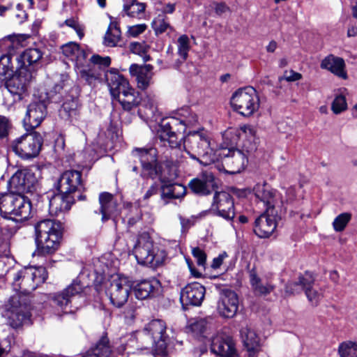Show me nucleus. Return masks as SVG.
Instances as JSON below:
<instances>
[{
	"label": "nucleus",
	"mask_w": 357,
	"mask_h": 357,
	"mask_svg": "<svg viewBox=\"0 0 357 357\" xmlns=\"http://www.w3.org/2000/svg\"><path fill=\"white\" fill-rule=\"evenodd\" d=\"M301 74L294 72V70L286 71L284 74V79L288 82H294L301 79Z\"/></svg>",
	"instance_id": "obj_57"
},
{
	"label": "nucleus",
	"mask_w": 357,
	"mask_h": 357,
	"mask_svg": "<svg viewBox=\"0 0 357 357\" xmlns=\"http://www.w3.org/2000/svg\"><path fill=\"white\" fill-rule=\"evenodd\" d=\"M73 197L68 194L60 192L54 195L49 202L50 213L58 215L60 213L68 211L73 202Z\"/></svg>",
	"instance_id": "obj_35"
},
{
	"label": "nucleus",
	"mask_w": 357,
	"mask_h": 357,
	"mask_svg": "<svg viewBox=\"0 0 357 357\" xmlns=\"http://www.w3.org/2000/svg\"><path fill=\"white\" fill-rule=\"evenodd\" d=\"M225 170L230 174H236L244 169L248 158L243 151L231 148H222L218 153Z\"/></svg>",
	"instance_id": "obj_15"
},
{
	"label": "nucleus",
	"mask_w": 357,
	"mask_h": 357,
	"mask_svg": "<svg viewBox=\"0 0 357 357\" xmlns=\"http://www.w3.org/2000/svg\"><path fill=\"white\" fill-rule=\"evenodd\" d=\"M152 70L153 66L150 64L145 66L132 64L129 68L130 75L136 77L138 88L142 90L146 89L151 84Z\"/></svg>",
	"instance_id": "obj_32"
},
{
	"label": "nucleus",
	"mask_w": 357,
	"mask_h": 357,
	"mask_svg": "<svg viewBox=\"0 0 357 357\" xmlns=\"http://www.w3.org/2000/svg\"><path fill=\"white\" fill-rule=\"evenodd\" d=\"M146 29L147 25L146 24H136L128 26L127 33L130 36L137 37L144 33Z\"/></svg>",
	"instance_id": "obj_53"
},
{
	"label": "nucleus",
	"mask_w": 357,
	"mask_h": 357,
	"mask_svg": "<svg viewBox=\"0 0 357 357\" xmlns=\"http://www.w3.org/2000/svg\"><path fill=\"white\" fill-rule=\"evenodd\" d=\"M258 204H261L266 209L274 208L276 201V192L267 183H257L253 189Z\"/></svg>",
	"instance_id": "obj_31"
},
{
	"label": "nucleus",
	"mask_w": 357,
	"mask_h": 357,
	"mask_svg": "<svg viewBox=\"0 0 357 357\" xmlns=\"http://www.w3.org/2000/svg\"><path fill=\"white\" fill-rule=\"evenodd\" d=\"M218 312L225 318L234 317L238 309V298L231 290H223L218 303Z\"/></svg>",
	"instance_id": "obj_25"
},
{
	"label": "nucleus",
	"mask_w": 357,
	"mask_h": 357,
	"mask_svg": "<svg viewBox=\"0 0 357 357\" xmlns=\"http://www.w3.org/2000/svg\"><path fill=\"white\" fill-rule=\"evenodd\" d=\"M211 350L213 353L222 357L237 356L236 344L233 338L224 333H218L213 337Z\"/></svg>",
	"instance_id": "obj_22"
},
{
	"label": "nucleus",
	"mask_w": 357,
	"mask_h": 357,
	"mask_svg": "<svg viewBox=\"0 0 357 357\" xmlns=\"http://www.w3.org/2000/svg\"><path fill=\"white\" fill-rule=\"evenodd\" d=\"M322 69H326L342 79H347V73L344 70L345 63L342 58L328 55L324 58L320 65Z\"/></svg>",
	"instance_id": "obj_36"
},
{
	"label": "nucleus",
	"mask_w": 357,
	"mask_h": 357,
	"mask_svg": "<svg viewBox=\"0 0 357 357\" xmlns=\"http://www.w3.org/2000/svg\"><path fill=\"white\" fill-rule=\"evenodd\" d=\"M183 147L190 157L199 161L200 164L208 165L215 162V159H206L212 152L210 148L208 133L204 129L190 132L185 137Z\"/></svg>",
	"instance_id": "obj_7"
},
{
	"label": "nucleus",
	"mask_w": 357,
	"mask_h": 357,
	"mask_svg": "<svg viewBox=\"0 0 357 357\" xmlns=\"http://www.w3.org/2000/svg\"><path fill=\"white\" fill-rule=\"evenodd\" d=\"M347 108V103L344 96L340 95L335 97L332 103L333 112L337 114H340Z\"/></svg>",
	"instance_id": "obj_50"
},
{
	"label": "nucleus",
	"mask_w": 357,
	"mask_h": 357,
	"mask_svg": "<svg viewBox=\"0 0 357 357\" xmlns=\"http://www.w3.org/2000/svg\"><path fill=\"white\" fill-rule=\"evenodd\" d=\"M146 6L143 3H139L133 1L129 5H125L123 10L126 15L130 17L140 19L145 10Z\"/></svg>",
	"instance_id": "obj_42"
},
{
	"label": "nucleus",
	"mask_w": 357,
	"mask_h": 357,
	"mask_svg": "<svg viewBox=\"0 0 357 357\" xmlns=\"http://www.w3.org/2000/svg\"><path fill=\"white\" fill-rule=\"evenodd\" d=\"M186 261L188 263V268L190 269V271L191 273V275H193L195 278H200L202 276V273L197 271L193 266L192 262H190L188 259H186Z\"/></svg>",
	"instance_id": "obj_58"
},
{
	"label": "nucleus",
	"mask_w": 357,
	"mask_h": 357,
	"mask_svg": "<svg viewBox=\"0 0 357 357\" xmlns=\"http://www.w3.org/2000/svg\"><path fill=\"white\" fill-rule=\"evenodd\" d=\"M151 26L156 35L161 34L167 30H172L167 17L164 13L159 14L153 20Z\"/></svg>",
	"instance_id": "obj_41"
},
{
	"label": "nucleus",
	"mask_w": 357,
	"mask_h": 357,
	"mask_svg": "<svg viewBox=\"0 0 357 357\" xmlns=\"http://www.w3.org/2000/svg\"><path fill=\"white\" fill-rule=\"evenodd\" d=\"M228 257L226 252L220 253L217 257H215L211 264L213 269H217L222 264L223 261Z\"/></svg>",
	"instance_id": "obj_56"
},
{
	"label": "nucleus",
	"mask_w": 357,
	"mask_h": 357,
	"mask_svg": "<svg viewBox=\"0 0 357 357\" xmlns=\"http://www.w3.org/2000/svg\"><path fill=\"white\" fill-rule=\"evenodd\" d=\"M110 93L117 98L125 110H131L141 102L139 92L130 86L128 81L116 70L111 69L105 75Z\"/></svg>",
	"instance_id": "obj_4"
},
{
	"label": "nucleus",
	"mask_w": 357,
	"mask_h": 357,
	"mask_svg": "<svg viewBox=\"0 0 357 357\" xmlns=\"http://www.w3.org/2000/svg\"><path fill=\"white\" fill-rule=\"evenodd\" d=\"M277 211L275 208L266 209L255 220V233L260 238L269 237L275 230Z\"/></svg>",
	"instance_id": "obj_23"
},
{
	"label": "nucleus",
	"mask_w": 357,
	"mask_h": 357,
	"mask_svg": "<svg viewBox=\"0 0 357 357\" xmlns=\"http://www.w3.org/2000/svg\"><path fill=\"white\" fill-rule=\"evenodd\" d=\"M43 53L39 49L30 48L24 51L18 57L19 67H25L34 73L31 66L36 63L42 58Z\"/></svg>",
	"instance_id": "obj_38"
},
{
	"label": "nucleus",
	"mask_w": 357,
	"mask_h": 357,
	"mask_svg": "<svg viewBox=\"0 0 357 357\" xmlns=\"http://www.w3.org/2000/svg\"><path fill=\"white\" fill-rule=\"evenodd\" d=\"M138 333L139 331L136 334V339L137 341L139 342L140 344L139 345V347H141L142 348H145V349H147L149 348L150 346L152 347V344H146V340L148 337H151L150 335H147L146 336H144L142 339H140V338H138Z\"/></svg>",
	"instance_id": "obj_59"
},
{
	"label": "nucleus",
	"mask_w": 357,
	"mask_h": 357,
	"mask_svg": "<svg viewBox=\"0 0 357 357\" xmlns=\"http://www.w3.org/2000/svg\"><path fill=\"white\" fill-rule=\"evenodd\" d=\"M192 255L197 261V264L205 269V265L206 261V253L199 248L195 247L192 249Z\"/></svg>",
	"instance_id": "obj_51"
},
{
	"label": "nucleus",
	"mask_w": 357,
	"mask_h": 357,
	"mask_svg": "<svg viewBox=\"0 0 357 357\" xmlns=\"http://www.w3.org/2000/svg\"><path fill=\"white\" fill-rule=\"evenodd\" d=\"M99 202L102 221H106L110 218L116 217L119 214L117 202L110 193H101L99 197Z\"/></svg>",
	"instance_id": "obj_33"
},
{
	"label": "nucleus",
	"mask_w": 357,
	"mask_h": 357,
	"mask_svg": "<svg viewBox=\"0 0 357 357\" xmlns=\"http://www.w3.org/2000/svg\"><path fill=\"white\" fill-rule=\"evenodd\" d=\"M81 178L82 174L79 171H66L59 177L56 188L60 192L70 195V194L82 188Z\"/></svg>",
	"instance_id": "obj_26"
},
{
	"label": "nucleus",
	"mask_w": 357,
	"mask_h": 357,
	"mask_svg": "<svg viewBox=\"0 0 357 357\" xmlns=\"http://www.w3.org/2000/svg\"><path fill=\"white\" fill-rule=\"evenodd\" d=\"M31 210L29 199L20 193L12 191L0 197V214L5 218L16 221L26 220L31 214Z\"/></svg>",
	"instance_id": "obj_5"
},
{
	"label": "nucleus",
	"mask_w": 357,
	"mask_h": 357,
	"mask_svg": "<svg viewBox=\"0 0 357 357\" xmlns=\"http://www.w3.org/2000/svg\"><path fill=\"white\" fill-rule=\"evenodd\" d=\"M83 286L79 281L74 280L63 291L55 294L52 297L54 305L65 313H73L78 309V306L73 304L77 296H81Z\"/></svg>",
	"instance_id": "obj_14"
},
{
	"label": "nucleus",
	"mask_w": 357,
	"mask_h": 357,
	"mask_svg": "<svg viewBox=\"0 0 357 357\" xmlns=\"http://www.w3.org/2000/svg\"><path fill=\"white\" fill-rule=\"evenodd\" d=\"M48 101L45 98L35 97L28 105L23 122L25 129L28 131L38 127L47 116Z\"/></svg>",
	"instance_id": "obj_16"
},
{
	"label": "nucleus",
	"mask_w": 357,
	"mask_h": 357,
	"mask_svg": "<svg viewBox=\"0 0 357 357\" xmlns=\"http://www.w3.org/2000/svg\"><path fill=\"white\" fill-rule=\"evenodd\" d=\"M34 77V73L30 69L24 66L19 67L16 73L6 82V88L10 93L21 99Z\"/></svg>",
	"instance_id": "obj_17"
},
{
	"label": "nucleus",
	"mask_w": 357,
	"mask_h": 357,
	"mask_svg": "<svg viewBox=\"0 0 357 357\" xmlns=\"http://www.w3.org/2000/svg\"><path fill=\"white\" fill-rule=\"evenodd\" d=\"M47 278L43 266L25 267L13 274V287L20 291L12 296L6 305L4 316L13 328L21 326L30 317V307L27 294L36 289Z\"/></svg>",
	"instance_id": "obj_1"
},
{
	"label": "nucleus",
	"mask_w": 357,
	"mask_h": 357,
	"mask_svg": "<svg viewBox=\"0 0 357 357\" xmlns=\"http://www.w3.org/2000/svg\"><path fill=\"white\" fill-rule=\"evenodd\" d=\"M3 43L8 49L9 54L0 57V79L12 72L11 54L19 47L26 44V37L22 35L10 36L3 40Z\"/></svg>",
	"instance_id": "obj_21"
},
{
	"label": "nucleus",
	"mask_w": 357,
	"mask_h": 357,
	"mask_svg": "<svg viewBox=\"0 0 357 357\" xmlns=\"http://www.w3.org/2000/svg\"><path fill=\"white\" fill-rule=\"evenodd\" d=\"M250 283L254 294L257 296H266L275 289V284L271 279L261 276L255 268L249 272Z\"/></svg>",
	"instance_id": "obj_29"
},
{
	"label": "nucleus",
	"mask_w": 357,
	"mask_h": 357,
	"mask_svg": "<svg viewBox=\"0 0 357 357\" xmlns=\"http://www.w3.org/2000/svg\"><path fill=\"white\" fill-rule=\"evenodd\" d=\"M36 243L38 255L45 256L55 252L62 237V225L59 222L46 219L35 226Z\"/></svg>",
	"instance_id": "obj_3"
},
{
	"label": "nucleus",
	"mask_w": 357,
	"mask_h": 357,
	"mask_svg": "<svg viewBox=\"0 0 357 357\" xmlns=\"http://www.w3.org/2000/svg\"><path fill=\"white\" fill-rule=\"evenodd\" d=\"M13 129L11 121L5 116L0 115V139L6 138Z\"/></svg>",
	"instance_id": "obj_49"
},
{
	"label": "nucleus",
	"mask_w": 357,
	"mask_h": 357,
	"mask_svg": "<svg viewBox=\"0 0 357 357\" xmlns=\"http://www.w3.org/2000/svg\"><path fill=\"white\" fill-rule=\"evenodd\" d=\"M38 182L35 174L29 169L17 171L9 181L11 191L20 193L31 192Z\"/></svg>",
	"instance_id": "obj_19"
},
{
	"label": "nucleus",
	"mask_w": 357,
	"mask_h": 357,
	"mask_svg": "<svg viewBox=\"0 0 357 357\" xmlns=\"http://www.w3.org/2000/svg\"><path fill=\"white\" fill-rule=\"evenodd\" d=\"M240 336L243 347L249 357H257L261 350V338L254 329L246 325L240 330Z\"/></svg>",
	"instance_id": "obj_27"
},
{
	"label": "nucleus",
	"mask_w": 357,
	"mask_h": 357,
	"mask_svg": "<svg viewBox=\"0 0 357 357\" xmlns=\"http://www.w3.org/2000/svg\"><path fill=\"white\" fill-rule=\"evenodd\" d=\"M357 35V28L352 26L349 28L347 31V36L348 37H354Z\"/></svg>",
	"instance_id": "obj_64"
},
{
	"label": "nucleus",
	"mask_w": 357,
	"mask_h": 357,
	"mask_svg": "<svg viewBox=\"0 0 357 357\" xmlns=\"http://www.w3.org/2000/svg\"><path fill=\"white\" fill-rule=\"evenodd\" d=\"M340 357H357V343L345 342L339 346Z\"/></svg>",
	"instance_id": "obj_44"
},
{
	"label": "nucleus",
	"mask_w": 357,
	"mask_h": 357,
	"mask_svg": "<svg viewBox=\"0 0 357 357\" xmlns=\"http://www.w3.org/2000/svg\"><path fill=\"white\" fill-rule=\"evenodd\" d=\"M134 157L138 158L142 168L150 176L158 174L157 151L153 147L137 148L132 151Z\"/></svg>",
	"instance_id": "obj_24"
},
{
	"label": "nucleus",
	"mask_w": 357,
	"mask_h": 357,
	"mask_svg": "<svg viewBox=\"0 0 357 357\" xmlns=\"http://www.w3.org/2000/svg\"><path fill=\"white\" fill-rule=\"evenodd\" d=\"M166 324L160 319H154L150 321L143 331H139L138 338L142 339L144 336L150 335L146 340V344H152L158 353H164L167 347V335Z\"/></svg>",
	"instance_id": "obj_11"
},
{
	"label": "nucleus",
	"mask_w": 357,
	"mask_h": 357,
	"mask_svg": "<svg viewBox=\"0 0 357 357\" xmlns=\"http://www.w3.org/2000/svg\"><path fill=\"white\" fill-rule=\"evenodd\" d=\"M177 47L178 55L183 61L186 60L190 49V39L187 35H182L178 38Z\"/></svg>",
	"instance_id": "obj_45"
},
{
	"label": "nucleus",
	"mask_w": 357,
	"mask_h": 357,
	"mask_svg": "<svg viewBox=\"0 0 357 357\" xmlns=\"http://www.w3.org/2000/svg\"><path fill=\"white\" fill-rule=\"evenodd\" d=\"M60 115L63 118L69 119L73 124L79 125V112L77 100L70 98L65 100L60 109Z\"/></svg>",
	"instance_id": "obj_37"
},
{
	"label": "nucleus",
	"mask_w": 357,
	"mask_h": 357,
	"mask_svg": "<svg viewBox=\"0 0 357 357\" xmlns=\"http://www.w3.org/2000/svg\"><path fill=\"white\" fill-rule=\"evenodd\" d=\"M185 194V188L181 184H174L162 188V197L167 199H180Z\"/></svg>",
	"instance_id": "obj_40"
},
{
	"label": "nucleus",
	"mask_w": 357,
	"mask_h": 357,
	"mask_svg": "<svg viewBox=\"0 0 357 357\" xmlns=\"http://www.w3.org/2000/svg\"><path fill=\"white\" fill-rule=\"evenodd\" d=\"M81 357H98V355H97V354H96L91 348L86 353L82 354Z\"/></svg>",
	"instance_id": "obj_63"
},
{
	"label": "nucleus",
	"mask_w": 357,
	"mask_h": 357,
	"mask_svg": "<svg viewBox=\"0 0 357 357\" xmlns=\"http://www.w3.org/2000/svg\"><path fill=\"white\" fill-rule=\"evenodd\" d=\"M277 48V43L275 41H271L266 47V50L268 52H273Z\"/></svg>",
	"instance_id": "obj_62"
},
{
	"label": "nucleus",
	"mask_w": 357,
	"mask_h": 357,
	"mask_svg": "<svg viewBox=\"0 0 357 357\" xmlns=\"http://www.w3.org/2000/svg\"><path fill=\"white\" fill-rule=\"evenodd\" d=\"M63 54L75 63L77 75L91 84L96 78L86 59L89 52L75 42H69L61 47Z\"/></svg>",
	"instance_id": "obj_8"
},
{
	"label": "nucleus",
	"mask_w": 357,
	"mask_h": 357,
	"mask_svg": "<svg viewBox=\"0 0 357 357\" xmlns=\"http://www.w3.org/2000/svg\"><path fill=\"white\" fill-rule=\"evenodd\" d=\"M225 139L230 141L231 145L242 142V147L247 152H251L257 149V137L256 129L248 125L240 128H229L224 133Z\"/></svg>",
	"instance_id": "obj_12"
},
{
	"label": "nucleus",
	"mask_w": 357,
	"mask_h": 357,
	"mask_svg": "<svg viewBox=\"0 0 357 357\" xmlns=\"http://www.w3.org/2000/svg\"><path fill=\"white\" fill-rule=\"evenodd\" d=\"M189 187L196 194L208 195L215 188L214 176L209 172H203L198 177L190 181Z\"/></svg>",
	"instance_id": "obj_30"
},
{
	"label": "nucleus",
	"mask_w": 357,
	"mask_h": 357,
	"mask_svg": "<svg viewBox=\"0 0 357 357\" xmlns=\"http://www.w3.org/2000/svg\"><path fill=\"white\" fill-rule=\"evenodd\" d=\"M91 349L98 355V357H109L112 354V349L109 344V340L106 336H103Z\"/></svg>",
	"instance_id": "obj_43"
},
{
	"label": "nucleus",
	"mask_w": 357,
	"mask_h": 357,
	"mask_svg": "<svg viewBox=\"0 0 357 357\" xmlns=\"http://www.w3.org/2000/svg\"><path fill=\"white\" fill-rule=\"evenodd\" d=\"M210 211L227 220L235 216L234 204L231 196L226 192H217L214 195Z\"/></svg>",
	"instance_id": "obj_20"
},
{
	"label": "nucleus",
	"mask_w": 357,
	"mask_h": 357,
	"mask_svg": "<svg viewBox=\"0 0 357 357\" xmlns=\"http://www.w3.org/2000/svg\"><path fill=\"white\" fill-rule=\"evenodd\" d=\"M124 313H125V318L126 319L132 321L135 317V310H133V309L127 310Z\"/></svg>",
	"instance_id": "obj_61"
},
{
	"label": "nucleus",
	"mask_w": 357,
	"mask_h": 357,
	"mask_svg": "<svg viewBox=\"0 0 357 357\" xmlns=\"http://www.w3.org/2000/svg\"><path fill=\"white\" fill-rule=\"evenodd\" d=\"M149 46L145 43L134 42L130 45V52L133 54L139 55L144 62L150 60V56L147 54Z\"/></svg>",
	"instance_id": "obj_46"
},
{
	"label": "nucleus",
	"mask_w": 357,
	"mask_h": 357,
	"mask_svg": "<svg viewBox=\"0 0 357 357\" xmlns=\"http://www.w3.org/2000/svg\"><path fill=\"white\" fill-rule=\"evenodd\" d=\"M351 219V215L348 213H343L337 215L333 222V226L336 231H342L344 230Z\"/></svg>",
	"instance_id": "obj_47"
},
{
	"label": "nucleus",
	"mask_w": 357,
	"mask_h": 357,
	"mask_svg": "<svg viewBox=\"0 0 357 357\" xmlns=\"http://www.w3.org/2000/svg\"><path fill=\"white\" fill-rule=\"evenodd\" d=\"M131 290V284L126 277L114 278L107 289L111 303L120 307L128 301Z\"/></svg>",
	"instance_id": "obj_18"
},
{
	"label": "nucleus",
	"mask_w": 357,
	"mask_h": 357,
	"mask_svg": "<svg viewBox=\"0 0 357 357\" xmlns=\"http://www.w3.org/2000/svg\"><path fill=\"white\" fill-rule=\"evenodd\" d=\"M260 100L257 91L252 86H246L236 91L231 98L234 110L243 116H250L259 107Z\"/></svg>",
	"instance_id": "obj_9"
},
{
	"label": "nucleus",
	"mask_w": 357,
	"mask_h": 357,
	"mask_svg": "<svg viewBox=\"0 0 357 357\" xmlns=\"http://www.w3.org/2000/svg\"><path fill=\"white\" fill-rule=\"evenodd\" d=\"M198 117L190 108L185 107L179 109L177 117H172L167 120H163L160 129L158 130V139L160 143L166 146L168 145L174 152L172 153L171 160L172 162H178L181 152V142L183 137H178L174 127L180 126L177 129L178 132H185L187 128H191L197 124Z\"/></svg>",
	"instance_id": "obj_2"
},
{
	"label": "nucleus",
	"mask_w": 357,
	"mask_h": 357,
	"mask_svg": "<svg viewBox=\"0 0 357 357\" xmlns=\"http://www.w3.org/2000/svg\"><path fill=\"white\" fill-rule=\"evenodd\" d=\"M121 38V31L116 23H110L104 38L107 46L114 47Z\"/></svg>",
	"instance_id": "obj_39"
},
{
	"label": "nucleus",
	"mask_w": 357,
	"mask_h": 357,
	"mask_svg": "<svg viewBox=\"0 0 357 357\" xmlns=\"http://www.w3.org/2000/svg\"><path fill=\"white\" fill-rule=\"evenodd\" d=\"M160 284L156 279L143 280L134 287V293L137 299L144 300L153 296Z\"/></svg>",
	"instance_id": "obj_34"
},
{
	"label": "nucleus",
	"mask_w": 357,
	"mask_h": 357,
	"mask_svg": "<svg viewBox=\"0 0 357 357\" xmlns=\"http://www.w3.org/2000/svg\"><path fill=\"white\" fill-rule=\"evenodd\" d=\"M215 10L217 15H222L229 10V8L224 2H214L211 6Z\"/></svg>",
	"instance_id": "obj_55"
},
{
	"label": "nucleus",
	"mask_w": 357,
	"mask_h": 357,
	"mask_svg": "<svg viewBox=\"0 0 357 357\" xmlns=\"http://www.w3.org/2000/svg\"><path fill=\"white\" fill-rule=\"evenodd\" d=\"M133 252L139 264L152 267L162 264L167 257L165 251L155 245L147 233L139 236Z\"/></svg>",
	"instance_id": "obj_6"
},
{
	"label": "nucleus",
	"mask_w": 357,
	"mask_h": 357,
	"mask_svg": "<svg viewBox=\"0 0 357 357\" xmlns=\"http://www.w3.org/2000/svg\"><path fill=\"white\" fill-rule=\"evenodd\" d=\"M42 143L40 133L31 132L15 139L11 144V148L20 158L31 159L38 155Z\"/></svg>",
	"instance_id": "obj_10"
},
{
	"label": "nucleus",
	"mask_w": 357,
	"mask_h": 357,
	"mask_svg": "<svg viewBox=\"0 0 357 357\" xmlns=\"http://www.w3.org/2000/svg\"><path fill=\"white\" fill-rule=\"evenodd\" d=\"M64 24L73 28L78 35L79 39H82L84 37V28L82 25H80L74 18L68 19L64 22Z\"/></svg>",
	"instance_id": "obj_52"
},
{
	"label": "nucleus",
	"mask_w": 357,
	"mask_h": 357,
	"mask_svg": "<svg viewBox=\"0 0 357 357\" xmlns=\"http://www.w3.org/2000/svg\"><path fill=\"white\" fill-rule=\"evenodd\" d=\"M314 282L312 275L306 272L299 276L298 282L287 284L285 291L287 294H294L304 290L309 302L313 305H317L322 298L323 294L321 289L314 287Z\"/></svg>",
	"instance_id": "obj_13"
},
{
	"label": "nucleus",
	"mask_w": 357,
	"mask_h": 357,
	"mask_svg": "<svg viewBox=\"0 0 357 357\" xmlns=\"http://www.w3.org/2000/svg\"><path fill=\"white\" fill-rule=\"evenodd\" d=\"M205 287L199 282L187 284L181 292V301L183 305L199 306L204 301Z\"/></svg>",
	"instance_id": "obj_28"
},
{
	"label": "nucleus",
	"mask_w": 357,
	"mask_h": 357,
	"mask_svg": "<svg viewBox=\"0 0 357 357\" xmlns=\"http://www.w3.org/2000/svg\"><path fill=\"white\" fill-rule=\"evenodd\" d=\"M94 64L99 65L100 67H107L111 63V59L109 56H100L98 54L92 56L89 60Z\"/></svg>",
	"instance_id": "obj_54"
},
{
	"label": "nucleus",
	"mask_w": 357,
	"mask_h": 357,
	"mask_svg": "<svg viewBox=\"0 0 357 357\" xmlns=\"http://www.w3.org/2000/svg\"><path fill=\"white\" fill-rule=\"evenodd\" d=\"M157 192V188L154 185L150 187V188L146 191L144 196V199H148L153 195L155 194Z\"/></svg>",
	"instance_id": "obj_60"
},
{
	"label": "nucleus",
	"mask_w": 357,
	"mask_h": 357,
	"mask_svg": "<svg viewBox=\"0 0 357 357\" xmlns=\"http://www.w3.org/2000/svg\"><path fill=\"white\" fill-rule=\"evenodd\" d=\"M207 328V322L204 319H196L189 324L190 331L196 335L203 334Z\"/></svg>",
	"instance_id": "obj_48"
}]
</instances>
